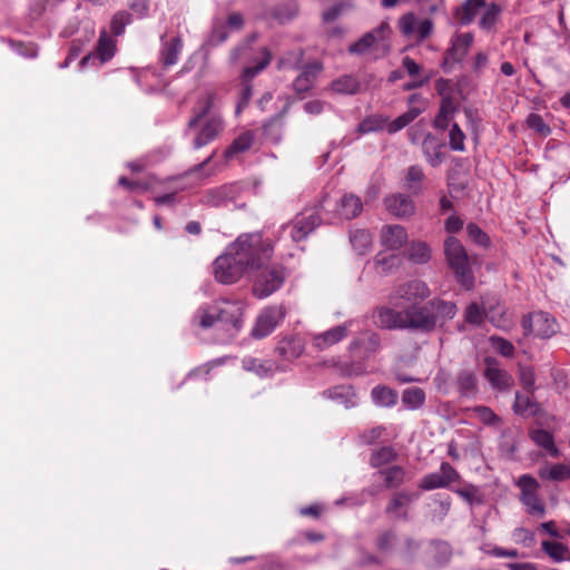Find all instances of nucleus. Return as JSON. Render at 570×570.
<instances>
[{
	"instance_id": "nucleus-1",
	"label": "nucleus",
	"mask_w": 570,
	"mask_h": 570,
	"mask_svg": "<svg viewBox=\"0 0 570 570\" xmlns=\"http://www.w3.org/2000/svg\"><path fill=\"white\" fill-rule=\"evenodd\" d=\"M273 252L272 243L264 239L262 233L242 234L214 261L215 279L220 284H235L264 259H271Z\"/></svg>"
},
{
	"instance_id": "nucleus-2",
	"label": "nucleus",
	"mask_w": 570,
	"mask_h": 570,
	"mask_svg": "<svg viewBox=\"0 0 570 570\" xmlns=\"http://www.w3.org/2000/svg\"><path fill=\"white\" fill-rule=\"evenodd\" d=\"M214 96L207 94L198 104L193 108V117L189 119L187 127L194 129L200 125L194 140L193 148L200 149L210 144L219 137L224 131L225 124L223 117L213 112Z\"/></svg>"
},
{
	"instance_id": "nucleus-3",
	"label": "nucleus",
	"mask_w": 570,
	"mask_h": 570,
	"mask_svg": "<svg viewBox=\"0 0 570 570\" xmlns=\"http://www.w3.org/2000/svg\"><path fill=\"white\" fill-rule=\"evenodd\" d=\"M243 312L242 302L222 299L209 308L200 307L195 320H198V325L205 330L219 323L228 336L234 337L243 326Z\"/></svg>"
},
{
	"instance_id": "nucleus-4",
	"label": "nucleus",
	"mask_w": 570,
	"mask_h": 570,
	"mask_svg": "<svg viewBox=\"0 0 570 570\" xmlns=\"http://www.w3.org/2000/svg\"><path fill=\"white\" fill-rule=\"evenodd\" d=\"M444 256L456 282L465 289L474 287V274L465 247L454 236H448L443 244Z\"/></svg>"
},
{
	"instance_id": "nucleus-5",
	"label": "nucleus",
	"mask_w": 570,
	"mask_h": 570,
	"mask_svg": "<svg viewBox=\"0 0 570 570\" xmlns=\"http://www.w3.org/2000/svg\"><path fill=\"white\" fill-rule=\"evenodd\" d=\"M269 261L264 259L249 272L253 277V294L257 298H265L278 291L286 278L285 267L279 264L269 265Z\"/></svg>"
},
{
	"instance_id": "nucleus-6",
	"label": "nucleus",
	"mask_w": 570,
	"mask_h": 570,
	"mask_svg": "<svg viewBox=\"0 0 570 570\" xmlns=\"http://www.w3.org/2000/svg\"><path fill=\"white\" fill-rule=\"evenodd\" d=\"M272 61V53L266 47H262L259 49V57L250 58V65L245 67L242 71V89L239 94V99L236 106V114H239L244 108H246L253 96V87L252 80L261 73Z\"/></svg>"
},
{
	"instance_id": "nucleus-7",
	"label": "nucleus",
	"mask_w": 570,
	"mask_h": 570,
	"mask_svg": "<svg viewBox=\"0 0 570 570\" xmlns=\"http://www.w3.org/2000/svg\"><path fill=\"white\" fill-rule=\"evenodd\" d=\"M405 330L420 333H431L435 330V317L429 302L423 305H412L405 308Z\"/></svg>"
},
{
	"instance_id": "nucleus-8",
	"label": "nucleus",
	"mask_w": 570,
	"mask_h": 570,
	"mask_svg": "<svg viewBox=\"0 0 570 570\" xmlns=\"http://www.w3.org/2000/svg\"><path fill=\"white\" fill-rule=\"evenodd\" d=\"M322 224L320 214L315 210L303 212L295 216V218L284 226L287 229L293 242L304 240L311 233H313Z\"/></svg>"
},
{
	"instance_id": "nucleus-9",
	"label": "nucleus",
	"mask_w": 570,
	"mask_h": 570,
	"mask_svg": "<svg viewBox=\"0 0 570 570\" xmlns=\"http://www.w3.org/2000/svg\"><path fill=\"white\" fill-rule=\"evenodd\" d=\"M286 309L282 305L267 307L258 317L252 330V336L263 338L269 335L285 317Z\"/></svg>"
},
{
	"instance_id": "nucleus-10",
	"label": "nucleus",
	"mask_w": 570,
	"mask_h": 570,
	"mask_svg": "<svg viewBox=\"0 0 570 570\" xmlns=\"http://www.w3.org/2000/svg\"><path fill=\"white\" fill-rule=\"evenodd\" d=\"M484 365L483 376L488 380L493 390L507 392L513 386L514 380L512 375L501 368L497 358L487 356L484 358Z\"/></svg>"
},
{
	"instance_id": "nucleus-11",
	"label": "nucleus",
	"mask_w": 570,
	"mask_h": 570,
	"mask_svg": "<svg viewBox=\"0 0 570 570\" xmlns=\"http://www.w3.org/2000/svg\"><path fill=\"white\" fill-rule=\"evenodd\" d=\"M474 37L470 32L458 35L451 41V47L446 49L443 56L441 67L445 72H450L452 66L461 62L472 46Z\"/></svg>"
},
{
	"instance_id": "nucleus-12",
	"label": "nucleus",
	"mask_w": 570,
	"mask_h": 570,
	"mask_svg": "<svg viewBox=\"0 0 570 570\" xmlns=\"http://www.w3.org/2000/svg\"><path fill=\"white\" fill-rule=\"evenodd\" d=\"M459 479L460 474L458 471L449 462H442L440 471L424 475L421 479L419 487L421 490L431 491L434 489L448 488Z\"/></svg>"
},
{
	"instance_id": "nucleus-13",
	"label": "nucleus",
	"mask_w": 570,
	"mask_h": 570,
	"mask_svg": "<svg viewBox=\"0 0 570 570\" xmlns=\"http://www.w3.org/2000/svg\"><path fill=\"white\" fill-rule=\"evenodd\" d=\"M305 351V342L298 335H288L281 338L275 346V355L277 362H293L298 358Z\"/></svg>"
},
{
	"instance_id": "nucleus-14",
	"label": "nucleus",
	"mask_w": 570,
	"mask_h": 570,
	"mask_svg": "<svg viewBox=\"0 0 570 570\" xmlns=\"http://www.w3.org/2000/svg\"><path fill=\"white\" fill-rule=\"evenodd\" d=\"M115 41L107 35L106 31L100 33V37L97 42L96 50L83 56L80 60L81 67H86L88 65H104L109 61L115 56Z\"/></svg>"
},
{
	"instance_id": "nucleus-15",
	"label": "nucleus",
	"mask_w": 570,
	"mask_h": 570,
	"mask_svg": "<svg viewBox=\"0 0 570 570\" xmlns=\"http://www.w3.org/2000/svg\"><path fill=\"white\" fill-rule=\"evenodd\" d=\"M399 27L400 31L406 37L415 33L419 41L426 39L433 31V22L431 19L417 21L415 14L412 12L405 13L400 18Z\"/></svg>"
},
{
	"instance_id": "nucleus-16",
	"label": "nucleus",
	"mask_w": 570,
	"mask_h": 570,
	"mask_svg": "<svg viewBox=\"0 0 570 570\" xmlns=\"http://www.w3.org/2000/svg\"><path fill=\"white\" fill-rule=\"evenodd\" d=\"M420 494L416 492L410 491H397L393 493L389 503L385 508V513L394 519L404 520L409 519V513L406 511L407 507L419 499Z\"/></svg>"
},
{
	"instance_id": "nucleus-17",
	"label": "nucleus",
	"mask_w": 570,
	"mask_h": 570,
	"mask_svg": "<svg viewBox=\"0 0 570 570\" xmlns=\"http://www.w3.org/2000/svg\"><path fill=\"white\" fill-rule=\"evenodd\" d=\"M242 366L247 372H253L259 377H271L276 372H286L287 365L273 360H261L253 356H245Z\"/></svg>"
},
{
	"instance_id": "nucleus-18",
	"label": "nucleus",
	"mask_w": 570,
	"mask_h": 570,
	"mask_svg": "<svg viewBox=\"0 0 570 570\" xmlns=\"http://www.w3.org/2000/svg\"><path fill=\"white\" fill-rule=\"evenodd\" d=\"M389 30L387 23H382L375 29L366 32L357 41L352 43L347 51L350 55L361 56L372 49L380 39H383L384 33Z\"/></svg>"
},
{
	"instance_id": "nucleus-19",
	"label": "nucleus",
	"mask_w": 570,
	"mask_h": 570,
	"mask_svg": "<svg viewBox=\"0 0 570 570\" xmlns=\"http://www.w3.org/2000/svg\"><path fill=\"white\" fill-rule=\"evenodd\" d=\"M445 147L444 140L438 138L435 135L429 132L425 135L423 141H422V151L426 158V161L432 167L440 166L444 159L445 154L443 153V149Z\"/></svg>"
},
{
	"instance_id": "nucleus-20",
	"label": "nucleus",
	"mask_w": 570,
	"mask_h": 570,
	"mask_svg": "<svg viewBox=\"0 0 570 570\" xmlns=\"http://www.w3.org/2000/svg\"><path fill=\"white\" fill-rule=\"evenodd\" d=\"M405 309L395 311L391 307L382 306L375 311V323L385 330H405Z\"/></svg>"
},
{
	"instance_id": "nucleus-21",
	"label": "nucleus",
	"mask_w": 570,
	"mask_h": 570,
	"mask_svg": "<svg viewBox=\"0 0 570 570\" xmlns=\"http://www.w3.org/2000/svg\"><path fill=\"white\" fill-rule=\"evenodd\" d=\"M387 212L399 218L410 217L414 213V203L410 196L404 194L390 195L384 198Z\"/></svg>"
},
{
	"instance_id": "nucleus-22",
	"label": "nucleus",
	"mask_w": 570,
	"mask_h": 570,
	"mask_svg": "<svg viewBox=\"0 0 570 570\" xmlns=\"http://www.w3.org/2000/svg\"><path fill=\"white\" fill-rule=\"evenodd\" d=\"M323 67L320 62H311L303 67L301 73L293 81V89L297 95L309 91Z\"/></svg>"
},
{
	"instance_id": "nucleus-23",
	"label": "nucleus",
	"mask_w": 570,
	"mask_h": 570,
	"mask_svg": "<svg viewBox=\"0 0 570 570\" xmlns=\"http://www.w3.org/2000/svg\"><path fill=\"white\" fill-rule=\"evenodd\" d=\"M396 294L400 298L414 303L430 296L428 285L420 279H413L399 286Z\"/></svg>"
},
{
	"instance_id": "nucleus-24",
	"label": "nucleus",
	"mask_w": 570,
	"mask_h": 570,
	"mask_svg": "<svg viewBox=\"0 0 570 570\" xmlns=\"http://www.w3.org/2000/svg\"><path fill=\"white\" fill-rule=\"evenodd\" d=\"M347 333L348 325L346 323L334 326L328 331L314 335L313 346L320 351H324L345 338Z\"/></svg>"
},
{
	"instance_id": "nucleus-25",
	"label": "nucleus",
	"mask_w": 570,
	"mask_h": 570,
	"mask_svg": "<svg viewBox=\"0 0 570 570\" xmlns=\"http://www.w3.org/2000/svg\"><path fill=\"white\" fill-rule=\"evenodd\" d=\"M161 42L163 45L159 52V61L165 68L176 65L183 49L181 37L176 36L170 40H165V36H163Z\"/></svg>"
},
{
	"instance_id": "nucleus-26",
	"label": "nucleus",
	"mask_w": 570,
	"mask_h": 570,
	"mask_svg": "<svg viewBox=\"0 0 570 570\" xmlns=\"http://www.w3.org/2000/svg\"><path fill=\"white\" fill-rule=\"evenodd\" d=\"M429 548L435 568L441 569L450 563L453 556V549L448 541L442 539H432L429 541Z\"/></svg>"
},
{
	"instance_id": "nucleus-27",
	"label": "nucleus",
	"mask_w": 570,
	"mask_h": 570,
	"mask_svg": "<svg viewBox=\"0 0 570 570\" xmlns=\"http://www.w3.org/2000/svg\"><path fill=\"white\" fill-rule=\"evenodd\" d=\"M407 239V233L401 225L384 226L381 232V243L390 250L401 248Z\"/></svg>"
},
{
	"instance_id": "nucleus-28",
	"label": "nucleus",
	"mask_w": 570,
	"mask_h": 570,
	"mask_svg": "<svg viewBox=\"0 0 570 570\" xmlns=\"http://www.w3.org/2000/svg\"><path fill=\"white\" fill-rule=\"evenodd\" d=\"M485 7V0H464V2L455 9L454 16L461 26L472 23L479 11Z\"/></svg>"
},
{
	"instance_id": "nucleus-29",
	"label": "nucleus",
	"mask_w": 570,
	"mask_h": 570,
	"mask_svg": "<svg viewBox=\"0 0 570 570\" xmlns=\"http://www.w3.org/2000/svg\"><path fill=\"white\" fill-rule=\"evenodd\" d=\"M323 395L343 404L346 409H351L356 405V394L351 385H337L327 389L323 392Z\"/></svg>"
},
{
	"instance_id": "nucleus-30",
	"label": "nucleus",
	"mask_w": 570,
	"mask_h": 570,
	"mask_svg": "<svg viewBox=\"0 0 570 570\" xmlns=\"http://www.w3.org/2000/svg\"><path fill=\"white\" fill-rule=\"evenodd\" d=\"M432 314L435 317V326L445 321L454 318L458 307L453 302L443 301L441 298H433L429 301Z\"/></svg>"
},
{
	"instance_id": "nucleus-31",
	"label": "nucleus",
	"mask_w": 570,
	"mask_h": 570,
	"mask_svg": "<svg viewBox=\"0 0 570 570\" xmlns=\"http://www.w3.org/2000/svg\"><path fill=\"white\" fill-rule=\"evenodd\" d=\"M455 112L456 106L453 98L451 96L443 97L441 99L439 112L433 120V127L439 130H445Z\"/></svg>"
},
{
	"instance_id": "nucleus-32",
	"label": "nucleus",
	"mask_w": 570,
	"mask_h": 570,
	"mask_svg": "<svg viewBox=\"0 0 570 570\" xmlns=\"http://www.w3.org/2000/svg\"><path fill=\"white\" fill-rule=\"evenodd\" d=\"M351 350H361L363 357H370L381 348L380 335L375 332H367L362 337L351 343Z\"/></svg>"
},
{
	"instance_id": "nucleus-33",
	"label": "nucleus",
	"mask_w": 570,
	"mask_h": 570,
	"mask_svg": "<svg viewBox=\"0 0 570 570\" xmlns=\"http://www.w3.org/2000/svg\"><path fill=\"white\" fill-rule=\"evenodd\" d=\"M558 324L549 313L537 312L535 313V330L533 334L541 338H550L557 333Z\"/></svg>"
},
{
	"instance_id": "nucleus-34",
	"label": "nucleus",
	"mask_w": 570,
	"mask_h": 570,
	"mask_svg": "<svg viewBox=\"0 0 570 570\" xmlns=\"http://www.w3.org/2000/svg\"><path fill=\"white\" fill-rule=\"evenodd\" d=\"M529 436L534 444L544 449L550 456H559L560 452L554 444V438L549 431L543 429H534L530 431Z\"/></svg>"
},
{
	"instance_id": "nucleus-35",
	"label": "nucleus",
	"mask_w": 570,
	"mask_h": 570,
	"mask_svg": "<svg viewBox=\"0 0 570 570\" xmlns=\"http://www.w3.org/2000/svg\"><path fill=\"white\" fill-rule=\"evenodd\" d=\"M371 397L375 405L392 407L397 403V392L386 385H376L371 391Z\"/></svg>"
},
{
	"instance_id": "nucleus-36",
	"label": "nucleus",
	"mask_w": 570,
	"mask_h": 570,
	"mask_svg": "<svg viewBox=\"0 0 570 570\" xmlns=\"http://www.w3.org/2000/svg\"><path fill=\"white\" fill-rule=\"evenodd\" d=\"M512 410L517 415L534 416L539 412V404L529 395L515 392V400Z\"/></svg>"
},
{
	"instance_id": "nucleus-37",
	"label": "nucleus",
	"mask_w": 570,
	"mask_h": 570,
	"mask_svg": "<svg viewBox=\"0 0 570 570\" xmlns=\"http://www.w3.org/2000/svg\"><path fill=\"white\" fill-rule=\"evenodd\" d=\"M363 209L362 200L353 194H345L340 202V215L345 219L355 218Z\"/></svg>"
},
{
	"instance_id": "nucleus-38",
	"label": "nucleus",
	"mask_w": 570,
	"mask_h": 570,
	"mask_svg": "<svg viewBox=\"0 0 570 570\" xmlns=\"http://www.w3.org/2000/svg\"><path fill=\"white\" fill-rule=\"evenodd\" d=\"M502 12L503 9L499 3H485L484 11L479 20L480 28L485 31H493L495 29V24L500 20Z\"/></svg>"
},
{
	"instance_id": "nucleus-39",
	"label": "nucleus",
	"mask_w": 570,
	"mask_h": 570,
	"mask_svg": "<svg viewBox=\"0 0 570 570\" xmlns=\"http://www.w3.org/2000/svg\"><path fill=\"white\" fill-rule=\"evenodd\" d=\"M254 142V134L250 130L244 131L237 136L224 151L226 159H232L235 155L247 151Z\"/></svg>"
},
{
	"instance_id": "nucleus-40",
	"label": "nucleus",
	"mask_w": 570,
	"mask_h": 570,
	"mask_svg": "<svg viewBox=\"0 0 570 570\" xmlns=\"http://www.w3.org/2000/svg\"><path fill=\"white\" fill-rule=\"evenodd\" d=\"M375 475L384 478V488L396 489L404 483L405 470L400 465H392L386 469H381Z\"/></svg>"
},
{
	"instance_id": "nucleus-41",
	"label": "nucleus",
	"mask_w": 570,
	"mask_h": 570,
	"mask_svg": "<svg viewBox=\"0 0 570 570\" xmlns=\"http://www.w3.org/2000/svg\"><path fill=\"white\" fill-rule=\"evenodd\" d=\"M541 549L554 562L570 561V549L561 542L542 541Z\"/></svg>"
},
{
	"instance_id": "nucleus-42",
	"label": "nucleus",
	"mask_w": 570,
	"mask_h": 570,
	"mask_svg": "<svg viewBox=\"0 0 570 570\" xmlns=\"http://www.w3.org/2000/svg\"><path fill=\"white\" fill-rule=\"evenodd\" d=\"M458 390L462 396H473L478 392V380L473 372L464 370L458 374Z\"/></svg>"
},
{
	"instance_id": "nucleus-43",
	"label": "nucleus",
	"mask_w": 570,
	"mask_h": 570,
	"mask_svg": "<svg viewBox=\"0 0 570 570\" xmlns=\"http://www.w3.org/2000/svg\"><path fill=\"white\" fill-rule=\"evenodd\" d=\"M426 400V395L421 387H409L402 393V403L405 409L414 411L421 409Z\"/></svg>"
},
{
	"instance_id": "nucleus-44",
	"label": "nucleus",
	"mask_w": 570,
	"mask_h": 570,
	"mask_svg": "<svg viewBox=\"0 0 570 570\" xmlns=\"http://www.w3.org/2000/svg\"><path fill=\"white\" fill-rule=\"evenodd\" d=\"M374 264L379 273L387 275L400 266L401 257L394 253L381 252L375 256Z\"/></svg>"
},
{
	"instance_id": "nucleus-45",
	"label": "nucleus",
	"mask_w": 570,
	"mask_h": 570,
	"mask_svg": "<svg viewBox=\"0 0 570 570\" xmlns=\"http://www.w3.org/2000/svg\"><path fill=\"white\" fill-rule=\"evenodd\" d=\"M304 58L302 49L289 50L278 58L276 62L277 70H295L298 69Z\"/></svg>"
},
{
	"instance_id": "nucleus-46",
	"label": "nucleus",
	"mask_w": 570,
	"mask_h": 570,
	"mask_svg": "<svg viewBox=\"0 0 570 570\" xmlns=\"http://www.w3.org/2000/svg\"><path fill=\"white\" fill-rule=\"evenodd\" d=\"M396 540L397 534L394 530H384L376 537L375 547L382 554L390 556L395 550Z\"/></svg>"
},
{
	"instance_id": "nucleus-47",
	"label": "nucleus",
	"mask_w": 570,
	"mask_h": 570,
	"mask_svg": "<svg viewBox=\"0 0 570 570\" xmlns=\"http://www.w3.org/2000/svg\"><path fill=\"white\" fill-rule=\"evenodd\" d=\"M423 111L422 108L411 107L406 112L396 117L393 121H391L387 126V131L390 134H394L406 127L411 124L416 117L421 115Z\"/></svg>"
},
{
	"instance_id": "nucleus-48",
	"label": "nucleus",
	"mask_w": 570,
	"mask_h": 570,
	"mask_svg": "<svg viewBox=\"0 0 570 570\" xmlns=\"http://www.w3.org/2000/svg\"><path fill=\"white\" fill-rule=\"evenodd\" d=\"M397 453L392 446H382L372 452L370 458V464L372 468H381L395 461Z\"/></svg>"
},
{
	"instance_id": "nucleus-49",
	"label": "nucleus",
	"mask_w": 570,
	"mask_h": 570,
	"mask_svg": "<svg viewBox=\"0 0 570 570\" xmlns=\"http://www.w3.org/2000/svg\"><path fill=\"white\" fill-rule=\"evenodd\" d=\"M542 479L552 481H566L570 479V468L562 463L552 464L540 469L539 472Z\"/></svg>"
},
{
	"instance_id": "nucleus-50",
	"label": "nucleus",
	"mask_w": 570,
	"mask_h": 570,
	"mask_svg": "<svg viewBox=\"0 0 570 570\" xmlns=\"http://www.w3.org/2000/svg\"><path fill=\"white\" fill-rule=\"evenodd\" d=\"M350 242L358 255H364L371 246V234L365 229H356L351 233Z\"/></svg>"
},
{
	"instance_id": "nucleus-51",
	"label": "nucleus",
	"mask_w": 570,
	"mask_h": 570,
	"mask_svg": "<svg viewBox=\"0 0 570 570\" xmlns=\"http://www.w3.org/2000/svg\"><path fill=\"white\" fill-rule=\"evenodd\" d=\"M335 92L354 95L360 89V83L353 76L346 75L332 82Z\"/></svg>"
},
{
	"instance_id": "nucleus-52",
	"label": "nucleus",
	"mask_w": 570,
	"mask_h": 570,
	"mask_svg": "<svg viewBox=\"0 0 570 570\" xmlns=\"http://www.w3.org/2000/svg\"><path fill=\"white\" fill-rule=\"evenodd\" d=\"M409 258L416 264H425L431 258V250L426 243H412L409 247Z\"/></svg>"
},
{
	"instance_id": "nucleus-53",
	"label": "nucleus",
	"mask_w": 570,
	"mask_h": 570,
	"mask_svg": "<svg viewBox=\"0 0 570 570\" xmlns=\"http://www.w3.org/2000/svg\"><path fill=\"white\" fill-rule=\"evenodd\" d=\"M228 198V188L226 186H220L217 188L208 189L205 191L203 196V203L213 206L218 207L223 205Z\"/></svg>"
},
{
	"instance_id": "nucleus-54",
	"label": "nucleus",
	"mask_w": 570,
	"mask_h": 570,
	"mask_svg": "<svg viewBox=\"0 0 570 570\" xmlns=\"http://www.w3.org/2000/svg\"><path fill=\"white\" fill-rule=\"evenodd\" d=\"M282 128L279 116H275L263 125V135L269 141L277 144L282 139Z\"/></svg>"
},
{
	"instance_id": "nucleus-55",
	"label": "nucleus",
	"mask_w": 570,
	"mask_h": 570,
	"mask_svg": "<svg viewBox=\"0 0 570 570\" xmlns=\"http://www.w3.org/2000/svg\"><path fill=\"white\" fill-rule=\"evenodd\" d=\"M527 126L533 130L534 132L539 134L542 137H548L551 134V128L549 125H547L542 118L541 115L531 112L527 117Z\"/></svg>"
},
{
	"instance_id": "nucleus-56",
	"label": "nucleus",
	"mask_w": 570,
	"mask_h": 570,
	"mask_svg": "<svg viewBox=\"0 0 570 570\" xmlns=\"http://www.w3.org/2000/svg\"><path fill=\"white\" fill-rule=\"evenodd\" d=\"M466 234L469 238L481 247H489L491 245L490 237L483 232L475 223H469L466 225Z\"/></svg>"
},
{
	"instance_id": "nucleus-57",
	"label": "nucleus",
	"mask_w": 570,
	"mask_h": 570,
	"mask_svg": "<svg viewBox=\"0 0 570 570\" xmlns=\"http://www.w3.org/2000/svg\"><path fill=\"white\" fill-rule=\"evenodd\" d=\"M521 501L528 508L529 514L540 517L544 514V505L537 493H525V495H521Z\"/></svg>"
},
{
	"instance_id": "nucleus-58",
	"label": "nucleus",
	"mask_w": 570,
	"mask_h": 570,
	"mask_svg": "<svg viewBox=\"0 0 570 570\" xmlns=\"http://www.w3.org/2000/svg\"><path fill=\"white\" fill-rule=\"evenodd\" d=\"M131 22V14L127 11H118L114 14L110 23L111 32L115 36H120L124 33L127 24Z\"/></svg>"
},
{
	"instance_id": "nucleus-59",
	"label": "nucleus",
	"mask_w": 570,
	"mask_h": 570,
	"mask_svg": "<svg viewBox=\"0 0 570 570\" xmlns=\"http://www.w3.org/2000/svg\"><path fill=\"white\" fill-rule=\"evenodd\" d=\"M228 36L229 35L226 26L223 22L217 21L214 23L210 36L208 37L206 43L210 47H216L226 41Z\"/></svg>"
},
{
	"instance_id": "nucleus-60",
	"label": "nucleus",
	"mask_w": 570,
	"mask_h": 570,
	"mask_svg": "<svg viewBox=\"0 0 570 570\" xmlns=\"http://www.w3.org/2000/svg\"><path fill=\"white\" fill-rule=\"evenodd\" d=\"M485 312L476 303H471L464 313V320L466 323L480 326L484 322Z\"/></svg>"
},
{
	"instance_id": "nucleus-61",
	"label": "nucleus",
	"mask_w": 570,
	"mask_h": 570,
	"mask_svg": "<svg viewBox=\"0 0 570 570\" xmlns=\"http://www.w3.org/2000/svg\"><path fill=\"white\" fill-rule=\"evenodd\" d=\"M464 139L465 135L460 128V126L454 122L449 132V145L450 148L454 151H463L464 150Z\"/></svg>"
},
{
	"instance_id": "nucleus-62",
	"label": "nucleus",
	"mask_w": 570,
	"mask_h": 570,
	"mask_svg": "<svg viewBox=\"0 0 570 570\" xmlns=\"http://www.w3.org/2000/svg\"><path fill=\"white\" fill-rule=\"evenodd\" d=\"M421 549V542L415 540L412 537H405L403 541V546L400 550V554L402 558L406 560H413Z\"/></svg>"
},
{
	"instance_id": "nucleus-63",
	"label": "nucleus",
	"mask_w": 570,
	"mask_h": 570,
	"mask_svg": "<svg viewBox=\"0 0 570 570\" xmlns=\"http://www.w3.org/2000/svg\"><path fill=\"white\" fill-rule=\"evenodd\" d=\"M493 348L500 353L504 357H512L514 354V346L513 344L501 337V336H491L490 338Z\"/></svg>"
},
{
	"instance_id": "nucleus-64",
	"label": "nucleus",
	"mask_w": 570,
	"mask_h": 570,
	"mask_svg": "<svg viewBox=\"0 0 570 570\" xmlns=\"http://www.w3.org/2000/svg\"><path fill=\"white\" fill-rule=\"evenodd\" d=\"M474 412L476 413L479 420L484 423L485 425H497L501 422V419L499 415H497L490 407L488 406H476L474 409Z\"/></svg>"
}]
</instances>
